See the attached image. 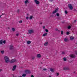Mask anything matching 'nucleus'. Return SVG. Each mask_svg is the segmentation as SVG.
<instances>
[{"mask_svg": "<svg viewBox=\"0 0 77 77\" xmlns=\"http://www.w3.org/2000/svg\"><path fill=\"white\" fill-rule=\"evenodd\" d=\"M4 59L5 63H9L10 62V59L8 56H5L4 57Z\"/></svg>", "mask_w": 77, "mask_h": 77, "instance_id": "nucleus-1", "label": "nucleus"}, {"mask_svg": "<svg viewBox=\"0 0 77 77\" xmlns=\"http://www.w3.org/2000/svg\"><path fill=\"white\" fill-rule=\"evenodd\" d=\"M34 31L33 29H29L28 31V33L29 34H32L33 33Z\"/></svg>", "mask_w": 77, "mask_h": 77, "instance_id": "nucleus-2", "label": "nucleus"}, {"mask_svg": "<svg viewBox=\"0 0 77 77\" xmlns=\"http://www.w3.org/2000/svg\"><path fill=\"white\" fill-rule=\"evenodd\" d=\"M68 6L69 9L70 10H72V9H73V7H72V5L69 4H68Z\"/></svg>", "mask_w": 77, "mask_h": 77, "instance_id": "nucleus-3", "label": "nucleus"}, {"mask_svg": "<svg viewBox=\"0 0 77 77\" xmlns=\"http://www.w3.org/2000/svg\"><path fill=\"white\" fill-rule=\"evenodd\" d=\"M70 57H71V58H73V59H74L75 58V57H76L75 56V55L74 54H70Z\"/></svg>", "mask_w": 77, "mask_h": 77, "instance_id": "nucleus-4", "label": "nucleus"}, {"mask_svg": "<svg viewBox=\"0 0 77 77\" xmlns=\"http://www.w3.org/2000/svg\"><path fill=\"white\" fill-rule=\"evenodd\" d=\"M58 10H59V8H57L55 9V11H53L52 14H54L55 13H56L57 12H58Z\"/></svg>", "mask_w": 77, "mask_h": 77, "instance_id": "nucleus-5", "label": "nucleus"}, {"mask_svg": "<svg viewBox=\"0 0 77 77\" xmlns=\"http://www.w3.org/2000/svg\"><path fill=\"white\" fill-rule=\"evenodd\" d=\"M10 63H14L16 62V59H14L11 60L10 61Z\"/></svg>", "mask_w": 77, "mask_h": 77, "instance_id": "nucleus-6", "label": "nucleus"}, {"mask_svg": "<svg viewBox=\"0 0 77 77\" xmlns=\"http://www.w3.org/2000/svg\"><path fill=\"white\" fill-rule=\"evenodd\" d=\"M63 69L64 70H65V71H66L67 70H70V69L68 68V67H64L63 68Z\"/></svg>", "mask_w": 77, "mask_h": 77, "instance_id": "nucleus-7", "label": "nucleus"}, {"mask_svg": "<svg viewBox=\"0 0 77 77\" xmlns=\"http://www.w3.org/2000/svg\"><path fill=\"white\" fill-rule=\"evenodd\" d=\"M25 72L26 74H30V70H25Z\"/></svg>", "mask_w": 77, "mask_h": 77, "instance_id": "nucleus-8", "label": "nucleus"}, {"mask_svg": "<svg viewBox=\"0 0 77 77\" xmlns=\"http://www.w3.org/2000/svg\"><path fill=\"white\" fill-rule=\"evenodd\" d=\"M35 2L37 5H39V2L38 1V0H35Z\"/></svg>", "mask_w": 77, "mask_h": 77, "instance_id": "nucleus-9", "label": "nucleus"}, {"mask_svg": "<svg viewBox=\"0 0 77 77\" xmlns=\"http://www.w3.org/2000/svg\"><path fill=\"white\" fill-rule=\"evenodd\" d=\"M16 68H17V66H13V68L12 69V71H15V69H16Z\"/></svg>", "mask_w": 77, "mask_h": 77, "instance_id": "nucleus-10", "label": "nucleus"}, {"mask_svg": "<svg viewBox=\"0 0 77 77\" xmlns=\"http://www.w3.org/2000/svg\"><path fill=\"white\" fill-rule=\"evenodd\" d=\"M37 56L38 58H39L41 57V54H39L37 55Z\"/></svg>", "mask_w": 77, "mask_h": 77, "instance_id": "nucleus-11", "label": "nucleus"}, {"mask_svg": "<svg viewBox=\"0 0 77 77\" xmlns=\"http://www.w3.org/2000/svg\"><path fill=\"white\" fill-rule=\"evenodd\" d=\"M68 41V38L66 37L64 38V41L65 42H67Z\"/></svg>", "mask_w": 77, "mask_h": 77, "instance_id": "nucleus-12", "label": "nucleus"}, {"mask_svg": "<svg viewBox=\"0 0 77 77\" xmlns=\"http://www.w3.org/2000/svg\"><path fill=\"white\" fill-rule=\"evenodd\" d=\"M48 42H46L44 43V45L47 46L48 45Z\"/></svg>", "mask_w": 77, "mask_h": 77, "instance_id": "nucleus-13", "label": "nucleus"}, {"mask_svg": "<svg viewBox=\"0 0 77 77\" xmlns=\"http://www.w3.org/2000/svg\"><path fill=\"white\" fill-rule=\"evenodd\" d=\"M27 44H31V41H27L26 42Z\"/></svg>", "mask_w": 77, "mask_h": 77, "instance_id": "nucleus-14", "label": "nucleus"}, {"mask_svg": "<svg viewBox=\"0 0 77 77\" xmlns=\"http://www.w3.org/2000/svg\"><path fill=\"white\" fill-rule=\"evenodd\" d=\"M70 38L71 40H73V39H74V37L71 36L70 37Z\"/></svg>", "mask_w": 77, "mask_h": 77, "instance_id": "nucleus-15", "label": "nucleus"}, {"mask_svg": "<svg viewBox=\"0 0 77 77\" xmlns=\"http://www.w3.org/2000/svg\"><path fill=\"white\" fill-rule=\"evenodd\" d=\"M13 48V46L12 45H11L10 47V50H12Z\"/></svg>", "mask_w": 77, "mask_h": 77, "instance_id": "nucleus-16", "label": "nucleus"}, {"mask_svg": "<svg viewBox=\"0 0 77 77\" xmlns=\"http://www.w3.org/2000/svg\"><path fill=\"white\" fill-rule=\"evenodd\" d=\"M28 2H29V0H26L24 2L25 4H27L28 3Z\"/></svg>", "mask_w": 77, "mask_h": 77, "instance_id": "nucleus-17", "label": "nucleus"}, {"mask_svg": "<svg viewBox=\"0 0 77 77\" xmlns=\"http://www.w3.org/2000/svg\"><path fill=\"white\" fill-rule=\"evenodd\" d=\"M47 33L46 32L43 35V36H47Z\"/></svg>", "mask_w": 77, "mask_h": 77, "instance_id": "nucleus-18", "label": "nucleus"}, {"mask_svg": "<svg viewBox=\"0 0 77 77\" xmlns=\"http://www.w3.org/2000/svg\"><path fill=\"white\" fill-rule=\"evenodd\" d=\"M50 71H51V72H54V70L52 68L50 69Z\"/></svg>", "mask_w": 77, "mask_h": 77, "instance_id": "nucleus-19", "label": "nucleus"}, {"mask_svg": "<svg viewBox=\"0 0 77 77\" xmlns=\"http://www.w3.org/2000/svg\"><path fill=\"white\" fill-rule=\"evenodd\" d=\"M56 76H59V73L57 72L56 73Z\"/></svg>", "mask_w": 77, "mask_h": 77, "instance_id": "nucleus-20", "label": "nucleus"}, {"mask_svg": "<svg viewBox=\"0 0 77 77\" xmlns=\"http://www.w3.org/2000/svg\"><path fill=\"white\" fill-rule=\"evenodd\" d=\"M3 44V40H1L0 41V44L2 45Z\"/></svg>", "mask_w": 77, "mask_h": 77, "instance_id": "nucleus-21", "label": "nucleus"}, {"mask_svg": "<svg viewBox=\"0 0 77 77\" xmlns=\"http://www.w3.org/2000/svg\"><path fill=\"white\" fill-rule=\"evenodd\" d=\"M63 60H64V61H66V58L64 57L63 58Z\"/></svg>", "mask_w": 77, "mask_h": 77, "instance_id": "nucleus-22", "label": "nucleus"}, {"mask_svg": "<svg viewBox=\"0 0 77 77\" xmlns=\"http://www.w3.org/2000/svg\"><path fill=\"white\" fill-rule=\"evenodd\" d=\"M32 18H33V16H30L29 19H30V20H32Z\"/></svg>", "mask_w": 77, "mask_h": 77, "instance_id": "nucleus-23", "label": "nucleus"}, {"mask_svg": "<svg viewBox=\"0 0 77 77\" xmlns=\"http://www.w3.org/2000/svg\"><path fill=\"white\" fill-rule=\"evenodd\" d=\"M22 76L23 77H26V74H23L22 75Z\"/></svg>", "mask_w": 77, "mask_h": 77, "instance_id": "nucleus-24", "label": "nucleus"}, {"mask_svg": "<svg viewBox=\"0 0 77 77\" xmlns=\"http://www.w3.org/2000/svg\"><path fill=\"white\" fill-rule=\"evenodd\" d=\"M71 28V26H69L68 27V29H70V28Z\"/></svg>", "mask_w": 77, "mask_h": 77, "instance_id": "nucleus-25", "label": "nucleus"}, {"mask_svg": "<svg viewBox=\"0 0 77 77\" xmlns=\"http://www.w3.org/2000/svg\"><path fill=\"white\" fill-rule=\"evenodd\" d=\"M65 54V51H63L62 52V54Z\"/></svg>", "mask_w": 77, "mask_h": 77, "instance_id": "nucleus-26", "label": "nucleus"}, {"mask_svg": "<svg viewBox=\"0 0 77 77\" xmlns=\"http://www.w3.org/2000/svg\"><path fill=\"white\" fill-rule=\"evenodd\" d=\"M45 31L46 32H48V30L47 29H45Z\"/></svg>", "mask_w": 77, "mask_h": 77, "instance_id": "nucleus-27", "label": "nucleus"}, {"mask_svg": "<svg viewBox=\"0 0 77 77\" xmlns=\"http://www.w3.org/2000/svg\"><path fill=\"white\" fill-rule=\"evenodd\" d=\"M74 53H75V54H77V51H74Z\"/></svg>", "mask_w": 77, "mask_h": 77, "instance_id": "nucleus-28", "label": "nucleus"}, {"mask_svg": "<svg viewBox=\"0 0 77 77\" xmlns=\"http://www.w3.org/2000/svg\"><path fill=\"white\" fill-rule=\"evenodd\" d=\"M4 51H1V53H2V54H3L4 53Z\"/></svg>", "mask_w": 77, "mask_h": 77, "instance_id": "nucleus-29", "label": "nucleus"}, {"mask_svg": "<svg viewBox=\"0 0 77 77\" xmlns=\"http://www.w3.org/2000/svg\"><path fill=\"white\" fill-rule=\"evenodd\" d=\"M65 14H68V12L66 11H65Z\"/></svg>", "mask_w": 77, "mask_h": 77, "instance_id": "nucleus-30", "label": "nucleus"}, {"mask_svg": "<svg viewBox=\"0 0 77 77\" xmlns=\"http://www.w3.org/2000/svg\"><path fill=\"white\" fill-rule=\"evenodd\" d=\"M12 30L13 32H14V31H15V29H14V28H12Z\"/></svg>", "mask_w": 77, "mask_h": 77, "instance_id": "nucleus-31", "label": "nucleus"}, {"mask_svg": "<svg viewBox=\"0 0 77 77\" xmlns=\"http://www.w3.org/2000/svg\"><path fill=\"white\" fill-rule=\"evenodd\" d=\"M57 17H59V14L58 13L57 14Z\"/></svg>", "mask_w": 77, "mask_h": 77, "instance_id": "nucleus-32", "label": "nucleus"}, {"mask_svg": "<svg viewBox=\"0 0 77 77\" xmlns=\"http://www.w3.org/2000/svg\"><path fill=\"white\" fill-rule=\"evenodd\" d=\"M61 35H63V31H61Z\"/></svg>", "mask_w": 77, "mask_h": 77, "instance_id": "nucleus-33", "label": "nucleus"}, {"mask_svg": "<svg viewBox=\"0 0 77 77\" xmlns=\"http://www.w3.org/2000/svg\"><path fill=\"white\" fill-rule=\"evenodd\" d=\"M69 34V32H66V35H68Z\"/></svg>", "mask_w": 77, "mask_h": 77, "instance_id": "nucleus-34", "label": "nucleus"}, {"mask_svg": "<svg viewBox=\"0 0 77 77\" xmlns=\"http://www.w3.org/2000/svg\"><path fill=\"white\" fill-rule=\"evenodd\" d=\"M22 22H23V21L22 20H20L19 21L20 23H22Z\"/></svg>", "mask_w": 77, "mask_h": 77, "instance_id": "nucleus-35", "label": "nucleus"}, {"mask_svg": "<svg viewBox=\"0 0 77 77\" xmlns=\"http://www.w3.org/2000/svg\"><path fill=\"white\" fill-rule=\"evenodd\" d=\"M4 44H5L6 43V40H4L3 42Z\"/></svg>", "mask_w": 77, "mask_h": 77, "instance_id": "nucleus-36", "label": "nucleus"}, {"mask_svg": "<svg viewBox=\"0 0 77 77\" xmlns=\"http://www.w3.org/2000/svg\"><path fill=\"white\" fill-rule=\"evenodd\" d=\"M45 26H43V28L45 29Z\"/></svg>", "mask_w": 77, "mask_h": 77, "instance_id": "nucleus-37", "label": "nucleus"}, {"mask_svg": "<svg viewBox=\"0 0 77 77\" xmlns=\"http://www.w3.org/2000/svg\"><path fill=\"white\" fill-rule=\"evenodd\" d=\"M26 20H28V19H29V17H26Z\"/></svg>", "mask_w": 77, "mask_h": 77, "instance_id": "nucleus-38", "label": "nucleus"}, {"mask_svg": "<svg viewBox=\"0 0 77 77\" xmlns=\"http://www.w3.org/2000/svg\"><path fill=\"white\" fill-rule=\"evenodd\" d=\"M49 2H53V0H49Z\"/></svg>", "mask_w": 77, "mask_h": 77, "instance_id": "nucleus-39", "label": "nucleus"}, {"mask_svg": "<svg viewBox=\"0 0 77 77\" xmlns=\"http://www.w3.org/2000/svg\"><path fill=\"white\" fill-rule=\"evenodd\" d=\"M43 69V70H44V71L47 70V69Z\"/></svg>", "mask_w": 77, "mask_h": 77, "instance_id": "nucleus-40", "label": "nucleus"}, {"mask_svg": "<svg viewBox=\"0 0 77 77\" xmlns=\"http://www.w3.org/2000/svg\"><path fill=\"white\" fill-rule=\"evenodd\" d=\"M31 77H34V76H33V75H32L31 76Z\"/></svg>", "mask_w": 77, "mask_h": 77, "instance_id": "nucleus-41", "label": "nucleus"}, {"mask_svg": "<svg viewBox=\"0 0 77 77\" xmlns=\"http://www.w3.org/2000/svg\"><path fill=\"white\" fill-rule=\"evenodd\" d=\"M20 12V10H18L17 12Z\"/></svg>", "mask_w": 77, "mask_h": 77, "instance_id": "nucleus-42", "label": "nucleus"}, {"mask_svg": "<svg viewBox=\"0 0 77 77\" xmlns=\"http://www.w3.org/2000/svg\"><path fill=\"white\" fill-rule=\"evenodd\" d=\"M16 36H18V34H17L16 35Z\"/></svg>", "mask_w": 77, "mask_h": 77, "instance_id": "nucleus-43", "label": "nucleus"}, {"mask_svg": "<svg viewBox=\"0 0 77 77\" xmlns=\"http://www.w3.org/2000/svg\"><path fill=\"white\" fill-rule=\"evenodd\" d=\"M2 71V69H0V72H1V71Z\"/></svg>", "mask_w": 77, "mask_h": 77, "instance_id": "nucleus-44", "label": "nucleus"}, {"mask_svg": "<svg viewBox=\"0 0 77 77\" xmlns=\"http://www.w3.org/2000/svg\"><path fill=\"white\" fill-rule=\"evenodd\" d=\"M55 30H56V31H57V30H58V29H56Z\"/></svg>", "mask_w": 77, "mask_h": 77, "instance_id": "nucleus-45", "label": "nucleus"}, {"mask_svg": "<svg viewBox=\"0 0 77 77\" xmlns=\"http://www.w3.org/2000/svg\"><path fill=\"white\" fill-rule=\"evenodd\" d=\"M74 23H76V20H74Z\"/></svg>", "mask_w": 77, "mask_h": 77, "instance_id": "nucleus-46", "label": "nucleus"}, {"mask_svg": "<svg viewBox=\"0 0 77 77\" xmlns=\"http://www.w3.org/2000/svg\"><path fill=\"white\" fill-rule=\"evenodd\" d=\"M19 77H23V76H19Z\"/></svg>", "mask_w": 77, "mask_h": 77, "instance_id": "nucleus-47", "label": "nucleus"}, {"mask_svg": "<svg viewBox=\"0 0 77 77\" xmlns=\"http://www.w3.org/2000/svg\"><path fill=\"white\" fill-rule=\"evenodd\" d=\"M0 18H1V15H0Z\"/></svg>", "mask_w": 77, "mask_h": 77, "instance_id": "nucleus-48", "label": "nucleus"}, {"mask_svg": "<svg viewBox=\"0 0 77 77\" xmlns=\"http://www.w3.org/2000/svg\"><path fill=\"white\" fill-rule=\"evenodd\" d=\"M49 77H51V76H49Z\"/></svg>", "mask_w": 77, "mask_h": 77, "instance_id": "nucleus-49", "label": "nucleus"}, {"mask_svg": "<svg viewBox=\"0 0 77 77\" xmlns=\"http://www.w3.org/2000/svg\"><path fill=\"white\" fill-rule=\"evenodd\" d=\"M74 72V73H75V72Z\"/></svg>", "mask_w": 77, "mask_h": 77, "instance_id": "nucleus-50", "label": "nucleus"}]
</instances>
